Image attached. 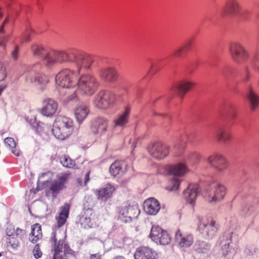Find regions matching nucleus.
Here are the masks:
<instances>
[{
  "instance_id": "f257e3e1",
  "label": "nucleus",
  "mask_w": 259,
  "mask_h": 259,
  "mask_svg": "<svg viewBox=\"0 0 259 259\" xmlns=\"http://www.w3.org/2000/svg\"><path fill=\"white\" fill-rule=\"evenodd\" d=\"M77 88L74 94L68 97L69 101L76 100L78 96H92L98 89L99 82L97 78L91 75H81L76 82Z\"/></svg>"
},
{
  "instance_id": "f03ea898",
  "label": "nucleus",
  "mask_w": 259,
  "mask_h": 259,
  "mask_svg": "<svg viewBox=\"0 0 259 259\" xmlns=\"http://www.w3.org/2000/svg\"><path fill=\"white\" fill-rule=\"evenodd\" d=\"M59 231H55L50 240L53 251V259H76L74 251L63 239L58 236Z\"/></svg>"
},
{
  "instance_id": "7ed1b4c3",
  "label": "nucleus",
  "mask_w": 259,
  "mask_h": 259,
  "mask_svg": "<svg viewBox=\"0 0 259 259\" xmlns=\"http://www.w3.org/2000/svg\"><path fill=\"white\" fill-rule=\"evenodd\" d=\"M73 130V120L69 117L59 116L54 122L52 133L57 139L64 140L71 135Z\"/></svg>"
},
{
  "instance_id": "20e7f679",
  "label": "nucleus",
  "mask_w": 259,
  "mask_h": 259,
  "mask_svg": "<svg viewBox=\"0 0 259 259\" xmlns=\"http://www.w3.org/2000/svg\"><path fill=\"white\" fill-rule=\"evenodd\" d=\"M77 74L69 70H63L56 76L57 87L60 88H73L76 87Z\"/></svg>"
},
{
  "instance_id": "39448f33",
  "label": "nucleus",
  "mask_w": 259,
  "mask_h": 259,
  "mask_svg": "<svg viewBox=\"0 0 259 259\" xmlns=\"http://www.w3.org/2000/svg\"><path fill=\"white\" fill-rule=\"evenodd\" d=\"M226 193V189L223 185L215 184L207 188L202 193V195L207 202L215 203L222 200Z\"/></svg>"
},
{
  "instance_id": "423d86ee",
  "label": "nucleus",
  "mask_w": 259,
  "mask_h": 259,
  "mask_svg": "<svg viewBox=\"0 0 259 259\" xmlns=\"http://www.w3.org/2000/svg\"><path fill=\"white\" fill-rule=\"evenodd\" d=\"M46 50H35L34 56H39L43 59L47 64L55 62H62L68 60V55L63 51L56 50L53 53H48Z\"/></svg>"
},
{
  "instance_id": "0eeeda50",
  "label": "nucleus",
  "mask_w": 259,
  "mask_h": 259,
  "mask_svg": "<svg viewBox=\"0 0 259 259\" xmlns=\"http://www.w3.org/2000/svg\"><path fill=\"white\" fill-rule=\"evenodd\" d=\"M198 230L204 237L212 238L218 231V225L211 218L200 219Z\"/></svg>"
},
{
  "instance_id": "6e6552de",
  "label": "nucleus",
  "mask_w": 259,
  "mask_h": 259,
  "mask_svg": "<svg viewBox=\"0 0 259 259\" xmlns=\"http://www.w3.org/2000/svg\"><path fill=\"white\" fill-rule=\"evenodd\" d=\"M71 177L68 171L60 173L56 176V180L52 181L49 186V190L53 196L57 195L60 191L66 188V184Z\"/></svg>"
},
{
  "instance_id": "1a4fd4ad",
  "label": "nucleus",
  "mask_w": 259,
  "mask_h": 259,
  "mask_svg": "<svg viewBox=\"0 0 259 259\" xmlns=\"http://www.w3.org/2000/svg\"><path fill=\"white\" fill-rule=\"evenodd\" d=\"M114 101V95L108 91H100L95 97L94 105L100 109L108 108Z\"/></svg>"
},
{
  "instance_id": "9d476101",
  "label": "nucleus",
  "mask_w": 259,
  "mask_h": 259,
  "mask_svg": "<svg viewBox=\"0 0 259 259\" xmlns=\"http://www.w3.org/2000/svg\"><path fill=\"white\" fill-rule=\"evenodd\" d=\"M149 238L156 244L165 245L171 242L170 235L166 231L158 226H153L151 228Z\"/></svg>"
},
{
  "instance_id": "9b49d317",
  "label": "nucleus",
  "mask_w": 259,
  "mask_h": 259,
  "mask_svg": "<svg viewBox=\"0 0 259 259\" xmlns=\"http://www.w3.org/2000/svg\"><path fill=\"white\" fill-rule=\"evenodd\" d=\"M206 162L215 171L221 174L224 173L229 166L227 160L220 154H213L209 156Z\"/></svg>"
},
{
  "instance_id": "f8f14e48",
  "label": "nucleus",
  "mask_w": 259,
  "mask_h": 259,
  "mask_svg": "<svg viewBox=\"0 0 259 259\" xmlns=\"http://www.w3.org/2000/svg\"><path fill=\"white\" fill-rule=\"evenodd\" d=\"M140 213L138 205H125L121 206L119 209V218L125 222H131L136 218Z\"/></svg>"
},
{
  "instance_id": "ddd939ff",
  "label": "nucleus",
  "mask_w": 259,
  "mask_h": 259,
  "mask_svg": "<svg viewBox=\"0 0 259 259\" xmlns=\"http://www.w3.org/2000/svg\"><path fill=\"white\" fill-rule=\"evenodd\" d=\"M242 12V6L238 0H226L221 15L223 16H235L240 15Z\"/></svg>"
},
{
  "instance_id": "4468645a",
  "label": "nucleus",
  "mask_w": 259,
  "mask_h": 259,
  "mask_svg": "<svg viewBox=\"0 0 259 259\" xmlns=\"http://www.w3.org/2000/svg\"><path fill=\"white\" fill-rule=\"evenodd\" d=\"M108 124L107 119L97 117L92 121L90 131L94 135L102 136L108 131Z\"/></svg>"
},
{
  "instance_id": "2eb2a0df",
  "label": "nucleus",
  "mask_w": 259,
  "mask_h": 259,
  "mask_svg": "<svg viewBox=\"0 0 259 259\" xmlns=\"http://www.w3.org/2000/svg\"><path fill=\"white\" fill-rule=\"evenodd\" d=\"M149 152L154 158L161 160L168 155L169 147L160 142H156L149 149Z\"/></svg>"
},
{
  "instance_id": "dca6fc26",
  "label": "nucleus",
  "mask_w": 259,
  "mask_h": 259,
  "mask_svg": "<svg viewBox=\"0 0 259 259\" xmlns=\"http://www.w3.org/2000/svg\"><path fill=\"white\" fill-rule=\"evenodd\" d=\"M69 209L70 205L67 203H65L61 206L60 208V212L59 213V215L56 217V219L57 221V225L56 227H57V229H55L54 232L52 233L50 239L52 237V234L56 231H59L58 234L59 237L63 239L65 242V235L64 233H63L62 236H60V234L61 233V231L59 230V228L63 226L66 222L67 219L69 215Z\"/></svg>"
},
{
  "instance_id": "f3484780",
  "label": "nucleus",
  "mask_w": 259,
  "mask_h": 259,
  "mask_svg": "<svg viewBox=\"0 0 259 259\" xmlns=\"http://www.w3.org/2000/svg\"><path fill=\"white\" fill-rule=\"evenodd\" d=\"M97 221L98 218L92 208L84 210L80 220L81 226L85 229L95 228L97 226Z\"/></svg>"
},
{
  "instance_id": "a211bd4d",
  "label": "nucleus",
  "mask_w": 259,
  "mask_h": 259,
  "mask_svg": "<svg viewBox=\"0 0 259 259\" xmlns=\"http://www.w3.org/2000/svg\"><path fill=\"white\" fill-rule=\"evenodd\" d=\"M175 241L180 247L187 248L193 244L194 237L192 234L185 233L179 229L175 233Z\"/></svg>"
},
{
  "instance_id": "6ab92c4d",
  "label": "nucleus",
  "mask_w": 259,
  "mask_h": 259,
  "mask_svg": "<svg viewBox=\"0 0 259 259\" xmlns=\"http://www.w3.org/2000/svg\"><path fill=\"white\" fill-rule=\"evenodd\" d=\"M135 259H158V253L147 246H141L138 248L135 253Z\"/></svg>"
},
{
  "instance_id": "aec40b11",
  "label": "nucleus",
  "mask_w": 259,
  "mask_h": 259,
  "mask_svg": "<svg viewBox=\"0 0 259 259\" xmlns=\"http://www.w3.org/2000/svg\"><path fill=\"white\" fill-rule=\"evenodd\" d=\"M199 187L196 184H191L183 192V197L188 203L193 205L196 200Z\"/></svg>"
},
{
  "instance_id": "412c9836",
  "label": "nucleus",
  "mask_w": 259,
  "mask_h": 259,
  "mask_svg": "<svg viewBox=\"0 0 259 259\" xmlns=\"http://www.w3.org/2000/svg\"><path fill=\"white\" fill-rule=\"evenodd\" d=\"M144 211L148 215H155L160 209L159 202L154 198L146 199L143 204Z\"/></svg>"
},
{
  "instance_id": "4be33fe9",
  "label": "nucleus",
  "mask_w": 259,
  "mask_h": 259,
  "mask_svg": "<svg viewBox=\"0 0 259 259\" xmlns=\"http://www.w3.org/2000/svg\"><path fill=\"white\" fill-rule=\"evenodd\" d=\"M57 109V103L52 99H48L43 102V107L41 108V113L44 116L50 117L56 112Z\"/></svg>"
},
{
  "instance_id": "5701e85b",
  "label": "nucleus",
  "mask_w": 259,
  "mask_h": 259,
  "mask_svg": "<svg viewBox=\"0 0 259 259\" xmlns=\"http://www.w3.org/2000/svg\"><path fill=\"white\" fill-rule=\"evenodd\" d=\"M195 83L192 82L183 80L177 84L174 88L173 91L181 98L185 95L193 87Z\"/></svg>"
},
{
  "instance_id": "b1692460",
  "label": "nucleus",
  "mask_w": 259,
  "mask_h": 259,
  "mask_svg": "<svg viewBox=\"0 0 259 259\" xmlns=\"http://www.w3.org/2000/svg\"><path fill=\"white\" fill-rule=\"evenodd\" d=\"M35 35V32L31 27H27L21 36L16 39V46L15 49L22 47L24 43L29 42Z\"/></svg>"
},
{
  "instance_id": "393cba45",
  "label": "nucleus",
  "mask_w": 259,
  "mask_h": 259,
  "mask_svg": "<svg viewBox=\"0 0 259 259\" xmlns=\"http://www.w3.org/2000/svg\"><path fill=\"white\" fill-rule=\"evenodd\" d=\"M130 113V107L126 106L124 111L113 120L114 126L122 127L128 123Z\"/></svg>"
},
{
  "instance_id": "a878e982",
  "label": "nucleus",
  "mask_w": 259,
  "mask_h": 259,
  "mask_svg": "<svg viewBox=\"0 0 259 259\" xmlns=\"http://www.w3.org/2000/svg\"><path fill=\"white\" fill-rule=\"evenodd\" d=\"M99 75L103 80L107 82L114 81L117 78V72L112 67L101 69Z\"/></svg>"
},
{
  "instance_id": "bb28decb",
  "label": "nucleus",
  "mask_w": 259,
  "mask_h": 259,
  "mask_svg": "<svg viewBox=\"0 0 259 259\" xmlns=\"http://www.w3.org/2000/svg\"><path fill=\"white\" fill-rule=\"evenodd\" d=\"M114 191V187L108 184L104 188H101L97 191V198L98 200L106 201L112 197Z\"/></svg>"
},
{
  "instance_id": "cd10ccee",
  "label": "nucleus",
  "mask_w": 259,
  "mask_h": 259,
  "mask_svg": "<svg viewBox=\"0 0 259 259\" xmlns=\"http://www.w3.org/2000/svg\"><path fill=\"white\" fill-rule=\"evenodd\" d=\"M90 112L89 106L82 103L78 105L74 110V115L78 122L85 119Z\"/></svg>"
},
{
  "instance_id": "c85d7f7f",
  "label": "nucleus",
  "mask_w": 259,
  "mask_h": 259,
  "mask_svg": "<svg viewBox=\"0 0 259 259\" xmlns=\"http://www.w3.org/2000/svg\"><path fill=\"white\" fill-rule=\"evenodd\" d=\"M42 237L41 226L36 223L31 227V232L29 235V240L32 243H35Z\"/></svg>"
},
{
  "instance_id": "c756f323",
  "label": "nucleus",
  "mask_w": 259,
  "mask_h": 259,
  "mask_svg": "<svg viewBox=\"0 0 259 259\" xmlns=\"http://www.w3.org/2000/svg\"><path fill=\"white\" fill-rule=\"evenodd\" d=\"M168 171L170 174L177 177L178 176H183L188 172V169L184 164L180 163L170 166L169 167Z\"/></svg>"
},
{
  "instance_id": "7c9ffc66",
  "label": "nucleus",
  "mask_w": 259,
  "mask_h": 259,
  "mask_svg": "<svg viewBox=\"0 0 259 259\" xmlns=\"http://www.w3.org/2000/svg\"><path fill=\"white\" fill-rule=\"evenodd\" d=\"M78 64L80 65L81 68L89 69L92 64L94 59L93 57L88 54H81L78 56L76 60Z\"/></svg>"
},
{
  "instance_id": "2f4dec72",
  "label": "nucleus",
  "mask_w": 259,
  "mask_h": 259,
  "mask_svg": "<svg viewBox=\"0 0 259 259\" xmlns=\"http://www.w3.org/2000/svg\"><path fill=\"white\" fill-rule=\"evenodd\" d=\"M230 54L234 60L241 63L248 58V53L245 50H230Z\"/></svg>"
},
{
  "instance_id": "473e14b6",
  "label": "nucleus",
  "mask_w": 259,
  "mask_h": 259,
  "mask_svg": "<svg viewBox=\"0 0 259 259\" xmlns=\"http://www.w3.org/2000/svg\"><path fill=\"white\" fill-rule=\"evenodd\" d=\"M126 164L123 161L116 160L115 161L110 167L109 171L112 176L116 177L119 174L123 167H126Z\"/></svg>"
},
{
  "instance_id": "72a5a7b5",
  "label": "nucleus",
  "mask_w": 259,
  "mask_h": 259,
  "mask_svg": "<svg viewBox=\"0 0 259 259\" xmlns=\"http://www.w3.org/2000/svg\"><path fill=\"white\" fill-rule=\"evenodd\" d=\"M194 250L198 253L206 254L209 252L210 246L207 242L203 241H197L194 245Z\"/></svg>"
},
{
  "instance_id": "f704fd0d",
  "label": "nucleus",
  "mask_w": 259,
  "mask_h": 259,
  "mask_svg": "<svg viewBox=\"0 0 259 259\" xmlns=\"http://www.w3.org/2000/svg\"><path fill=\"white\" fill-rule=\"evenodd\" d=\"M250 107L252 110H254L259 107V95L253 91H250L248 95Z\"/></svg>"
},
{
  "instance_id": "c9c22d12",
  "label": "nucleus",
  "mask_w": 259,
  "mask_h": 259,
  "mask_svg": "<svg viewBox=\"0 0 259 259\" xmlns=\"http://www.w3.org/2000/svg\"><path fill=\"white\" fill-rule=\"evenodd\" d=\"M216 138L219 142H226L231 140V136L229 132L223 128H220L216 134Z\"/></svg>"
},
{
  "instance_id": "e433bc0d",
  "label": "nucleus",
  "mask_w": 259,
  "mask_h": 259,
  "mask_svg": "<svg viewBox=\"0 0 259 259\" xmlns=\"http://www.w3.org/2000/svg\"><path fill=\"white\" fill-rule=\"evenodd\" d=\"M201 158V156L199 153L193 151L186 155L184 161L191 163H196L199 161Z\"/></svg>"
},
{
  "instance_id": "4c0bfd02",
  "label": "nucleus",
  "mask_w": 259,
  "mask_h": 259,
  "mask_svg": "<svg viewBox=\"0 0 259 259\" xmlns=\"http://www.w3.org/2000/svg\"><path fill=\"white\" fill-rule=\"evenodd\" d=\"M181 180L178 177H174L172 179L169 180L166 190L169 191H175L179 189Z\"/></svg>"
},
{
  "instance_id": "58836bf2",
  "label": "nucleus",
  "mask_w": 259,
  "mask_h": 259,
  "mask_svg": "<svg viewBox=\"0 0 259 259\" xmlns=\"http://www.w3.org/2000/svg\"><path fill=\"white\" fill-rule=\"evenodd\" d=\"M60 161L62 165L66 168H74L76 165L75 161L69 156L64 155L60 157Z\"/></svg>"
},
{
  "instance_id": "ea45409f",
  "label": "nucleus",
  "mask_w": 259,
  "mask_h": 259,
  "mask_svg": "<svg viewBox=\"0 0 259 259\" xmlns=\"http://www.w3.org/2000/svg\"><path fill=\"white\" fill-rule=\"evenodd\" d=\"M5 144L11 149L12 152L16 156H18L20 155L19 150L14 149L16 147V143L14 140L12 138H6L5 139Z\"/></svg>"
},
{
  "instance_id": "a19ab883",
  "label": "nucleus",
  "mask_w": 259,
  "mask_h": 259,
  "mask_svg": "<svg viewBox=\"0 0 259 259\" xmlns=\"http://www.w3.org/2000/svg\"><path fill=\"white\" fill-rule=\"evenodd\" d=\"M34 82H37L41 87H45L49 82V79L44 74H38L35 77Z\"/></svg>"
},
{
  "instance_id": "79ce46f5",
  "label": "nucleus",
  "mask_w": 259,
  "mask_h": 259,
  "mask_svg": "<svg viewBox=\"0 0 259 259\" xmlns=\"http://www.w3.org/2000/svg\"><path fill=\"white\" fill-rule=\"evenodd\" d=\"M10 245L14 249H16L19 246V239L15 236V235L8 237L7 238Z\"/></svg>"
},
{
  "instance_id": "37998d69",
  "label": "nucleus",
  "mask_w": 259,
  "mask_h": 259,
  "mask_svg": "<svg viewBox=\"0 0 259 259\" xmlns=\"http://www.w3.org/2000/svg\"><path fill=\"white\" fill-rule=\"evenodd\" d=\"M230 241H226L224 243H222V253L225 256L229 255L231 252V248H230Z\"/></svg>"
},
{
  "instance_id": "c03bdc74",
  "label": "nucleus",
  "mask_w": 259,
  "mask_h": 259,
  "mask_svg": "<svg viewBox=\"0 0 259 259\" xmlns=\"http://www.w3.org/2000/svg\"><path fill=\"white\" fill-rule=\"evenodd\" d=\"M196 46V39L195 37H191L186 39L183 45L185 48H192Z\"/></svg>"
},
{
  "instance_id": "a18cd8bd",
  "label": "nucleus",
  "mask_w": 259,
  "mask_h": 259,
  "mask_svg": "<svg viewBox=\"0 0 259 259\" xmlns=\"http://www.w3.org/2000/svg\"><path fill=\"white\" fill-rule=\"evenodd\" d=\"M161 68L160 64L158 63H153L151 64V67L148 72V74L152 75L159 71Z\"/></svg>"
},
{
  "instance_id": "49530a36",
  "label": "nucleus",
  "mask_w": 259,
  "mask_h": 259,
  "mask_svg": "<svg viewBox=\"0 0 259 259\" xmlns=\"http://www.w3.org/2000/svg\"><path fill=\"white\" fill-rule=\"evenodd\" d=\"M173 150L175 151V154L176 156H179L181 155L182 151L183 150V147L181 145L180 142H176L173 146Z\"/></svg>"
},
{
  "instance_id": "de8ad7c7",
  "label": "nucleus",
  "mask_w": 259,
  "mask_h": 259,
  "mask_svg": "<svg viewBox=\"0 0 259 259\" xmlns=\"http://www.w3.org/2000/svg\"><path fill=\"white\" fill-rule=\"evenodd\" d=\"M7 76L6 68L4 64L0 62V81H3Z\"/></svg>"
},
{
  "instance_id": "09e8293b",
  "label": "nucleus",
  "mask_w": 259,
  "mask_h": 259,
  "mask_svg": "<svg viewBox=\"0 0 259 259\" xmlns=\"http://www.w3.org/2000/svg\"><path fill=\"white\" fill-rule=\"evenodd\" d=\"M14 235L19 240H22L25 236L26 234L25 230L17 228L16 230H15Z\"/></svg>"
},
{
  "instance_id": "8fccbe9b",
  "label": "nucleus",
  "mask_w": 259,
  "mask_h": 259,
  "mask_svg": "<svg viewBox=\"0 0 259 259\" xmlns=\"http://www.w3.org/2000/svg\"><path fill=\"white\" fill-rule=\"evenodd\" d=\"M33 253L36 259L40 258L42 256V252L41 251L38 244H36L33 250Z\"/></svg>"
},
{
  "instance_id": "3c124183",
  "label": "nucleus",
  "mask_w": 259,
  "mask_h": 259,
  "mask_svg": "<svg viewBox=\"0 0 259 259\" xmlns=\"http://www.w3.org/2000/svg\"><path fill=\"white\" fill-rule=\"evenodd\" d=\"M10 17H7L5 20L4 21L2 25L0 27V33H5V29L8 28L9 26H10Z\"/></svg>"
},
{
  "instance_id": "603ef678",
  "label": "nucleus",
  "mask_w": 259,
  "mask_h": 259,
  "mask_svg": "<svg viewBox=\"0 0 259 259\" xmlns=\"http://www.w3.org/2000/svg\"><path fill=\"white\" fill-rule=\"evenodd\" d=\"M230 49H240L243 48L241 43L236 40L232 41L230 42Z\"/></svg>"
},
{
  "instance_id": "864d4df0",
  "label": "nucleus",
  "mask_w": 259,
  "mask_h": 259,
  "mask_svg": "<svg viewBox=\"0 0 259 259\" xmlns=\"http://www.w3.org/2000/svg\"><path fill=\"white\" fill-rule=\"evenodd\" d=\"M254 68L256 71L259 72V53L257 54L255 57Z\"/></svg>"
},
{
  "instance_id": "5fc2aeb1",
  "label": "nucleus",
  "mask_w": 259,
  "mask_h": 259,
  "mask_svg": "<svg viewBox=\"0 0 259 259\" xmlns=\"http://www.w3.org/2000/svg\"><path fill=\"white\" fill-rule=\"evenodd\" d=\"M6 233L8 237L15 235V229L13 226H10L6 229Z\"/></svg>"
},
{
  "instance_id": "6e6d98bb",
  "label": "nucleus",
  "mask_w": 259,
  "mask_h": 259,
  "mask_svg": "<svg viewBox=\"0 0 259 259\" xmlns=\"http://www.w3.org/2000/svg\"><path fill=\"white\" fill-rule=\"evenodd\" d=\"M231 69L228 66H226L222 69L221 73L225 76L229 75V72L231 71Z\"/></svg>"
},
{
  "instance_id": "4d7b16f0",
  "label": "nucleus",
  "mask_w": 259,
  "mask_h": 259,
  "mask_svg": "<svg viewBox=\"0 0 259 259\" xmlns=\"http://www.w3.org/2000/svg\"><path fill=\"white\" fill-rule=\"evenodd\" d=\"M228 116L232 119H234L237 116V112L236 110L232 109L231 111H229L228 114Z\"/></svg>"
},
{
  "instance_id": "13d9d810",
  "label": "nucleus",
  "mask_w": 259,
  "mask_h": 259,
  "mask_svg": "<svg viewBox=\"0 0 259 259\" xmlns=\"http://www.w3.org/2000/svg\"><path fill=\"white\" fill-rule=\"evenodd\" d=\"M88 259H102V255L99 253L91 254Z\"/></svg>"
},
{
  "instance_id": "bf43d9fd",
  "label": "nucleus",
  "mask_w": 259,
  "mask_h": 259,
  "mask_svg": "<svg viewBox=\"0 0 259 259\" xmlns=\"http://www.w3.org/2000/svg\"><path fill=\"white\" fill-rule=\"evenodd\" d=\"M174 55L177 57H182L185 55V52L183 50H177Z\"/></svg>"
},
{
  "instance_id": "052dcab7",
  "label": "nucleus",
  "mask_w": 259,
  "mask_h": 259,
  "mask_svg": "<svg viewBox=\"0 0 259 259\" xmlns=\"http://www.w3.org/2000/svg\"><path fill=\"white\" fill-rule=\"evenodd\" d=\"M12 57L14 60H17L18 58V56L19 55V50H14L12 51Z\"/></svg>"
},
{
  "instance_id": "680f3d73",
  "label": "nucleus",
  "mask_w": 259,
  "mask_h": 259,
  "mask_svg": "<svg viewBox=\"0 0 259 259\" xmlns=\"http://www.w3.org/2000/svg\"><path fill=\"white\" fill-rule=\"evenodd\" d=\"M90 171H89L87 173V174L84 176V185H85V186H86L87 185V183L90 180Z\"/></svg>"
},
{
  "instance_id": "e2e57ef3",
  "label": "nucleus",
  "mask_w": 259,
  "mask_h": 259,
  "mask_svg": "<svg viewBox=\"0 0 259 259\" xmlns=\"http://www.w3.org/2000/svg\"><path fill=\"white\" fill-rule=\"evenodd\" d=\"M152 115L153 116H163V117H165L166 116V115L165 114H160V113L156 112L155 111H153Z\"/></svg>"
},
{
  "instance_id": "0e129e2a",
  "label": "nucleus",
  "mask_w": 259,
  "mask_h": 259,
  "mask_svg": "<svg viewBox=\"0 0 259 259\" xmlns=\"http://www.w3.org/2000/svg\"><path fill=\"white\" fill-rule=\"evenodd\" d=\"M33 47L34 48V49H43V46L38 44H34L33 46Z\"/></svg>"
},
{
  "instance_id": "69168bd1",
  "label": "nucleus",
  "mask_w": 259,
  "mask_h": 259,
  "mask_svg": "<svg viewBox=\"0 0 259 259\" xmlns=\"http://www.w3.org/2000/svg\"><path fill=\"white\" fill-rule=\"evenodd\" d=\"M76 182L78 186H82V180L80 178H77L76 180Z\"/></svg>"
},
{
  "instance_id": "338daca9",
  "label": "nucleus",
  "mask_w": 259,
  "mask_h": 259,
  "mask_svg": "<svg viewBox=\"0 0 259 259\" xmlns=\"http://www.w3.org/2000/svg\"><path fill=\"white\" fill-rule=\"evenodd\" d=\"M112 259H125V258L122 255H117V256H114Z\"/></svg>"
},
{
  "instance_id": "774afa93",
  "label": "nucleus",
  "mask_w": 259,
  "mask_h": 259,
  "mask_svg": "<svg viewBox=\"0 0 259 259\" xmlns=\"http://www.w3.org/2000/svg\"><path fill=\"white\" fill-rule=\"evenodd\" d=\"M6 85H1L0 86V95H1L3 90L6 88Z\"/></svg>"
}]
</instances>
